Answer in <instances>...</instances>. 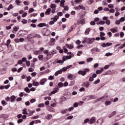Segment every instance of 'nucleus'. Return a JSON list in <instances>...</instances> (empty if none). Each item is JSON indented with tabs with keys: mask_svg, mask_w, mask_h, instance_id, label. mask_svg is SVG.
Segmentation results:
<instances>
[{
	"mask_svg": "<svg viewBox=\"0 0 125 125\" xmlns=\"http://www.w3.org/2000/svg\"><path fill=\"white\" fill-rule=\"evenodd\" d=\"M15 2L17 4V5H20V0H16Z\"/></svg>",
	"mask_w": 125,
	"mask_h": 125,
	"instance_id": "nucleus-48",
	"label": "nucleus"
},
{
	"mask_svg": "<svg viewBox=\"0 0 125 125\" xmlns=\"http://www.w3.org/2000/svg\"><path fill=\"white\" fill-rule=\"evenodd\" d=\"M71 58H72V56L71 55H70L69 56H65V57L63 56L62 58L63 62H64V61H66V60L68 59H71Z\"/></svg>",
	"mask_w": 125,
	"mask_h": 125,
	"instance_id": "nucleus-6",
	"label": "nucleus"
},
{
	"mask_svg": "<svg viewBox=\"0 0 125 125\" xmlns=\"http://www.w3.org/2000/svg\"><path fill=\"white\" fill-rule=\"evenodd\" d=\"M45 119L48 121H49V120H51V119H52V115L48 114L47 116H45Z\"/></svg>",
	"mask_w": 125,
	"mask_h": 125,
	"instance_id": "nucleus-19",
	"label": "nucleus"
},
{
	"mask_svg": "<svg viewBox=\"0 0 125 125\" xmlns=\"http://www.w3.org/2000/svg\"><path fill=\"white\" fill-rule=\"evenodd\" d=\"M85 42H87V43H88L87 38H86L85 40H84V41L82 42V43H85Z\"/></svg>",
	"mask_w": 125,
	"mask_h": 125,
	"instance_id": "nucleus-64",
	"label": "nucleus"
},
{
	"mask_svg": "<svg viewBox=\"0 0 125 125\" xmlns=\"http://www.w3.org/2000/svg\"><path fill=\"white\" fill-rule=\"evenodd\" d=\"M87 40L88 43L91 44V43H93V42L95 41V38H87Z\"/></svg>",
	"mask_w": 125,
	"mask_h": 125,
	"instance_id": "nucleus-5",
	"label": "nucleus"
},
{
	"mask_svg": "<svg viewBox=\"0 0 125 125\" xmlns=\"http://www.w3.org/2000/svg\"><path fill=\"white\" fill-rule=\"evenodd\" d=\"M32 84L34 86H38V85H39V84H40V83L39 82L33 81Z\"/></svg>",
	"mask_w": 125,
	"mask_h": 125,
	"instance_id": "nucleus-24",
	"label": "nucleus"
},
{
	"mask_svg": "<svg viewBox=\"0 0 125 125\" xmlns=\"http://www.w3.org/2000/svg\"><path fill=\"white\" fill-rule=\"evenodd\" d=\"M111 32H112V33H117V29L116 28H111L110 29Z\"/></svg>",
	"mask_w": 125,
	"mask_h": 125,
	"instance_id": "nucleus-38",
	"label": "nucleus"
},
{
	"mask_svg": "<svg viewBox=\"0 0 125 125\" xmlns=\"http://www.w3.org/2000/svg\"><path fill=\"white\" fill-rule=\"evenodd\" d=\"M108 7H109V8H114V5L110 4L108 5Z\"/></svg>",
	"mask_w": 125,
	"mask_h": 125,
	"instance_id": "nucleus-57",
	"label": "nucleus"
},
{
	"mask_svg": "<svg viewBox=\"0 0 125 125\" xmlns=\"http://www.w3.org/2000/svg\"><path fill=\"white\" fill-rule=\"evenodd\" d=\"M46 82H47V79L46 78H43L40 80L39 83L41 85H43Z\"/></svg>",
	"mask_w": 125,
	"mask_h": 125,
	"instance_id": "nucleus-3",
	"label": "nucleus"
},
{
	"mask_svg": "<svg viewBox=\"0 0 125 125\" xmlns=\"http://www.w3.org/2000/svg\"><path fill=\"white\" fill-rule=\"evenodd\" d=\"M43 52L44 54H47V56L49 55V54L48 53V50H44L43 51Z\"/></svg>",
	"mask_w": 125,
	"mask_h": 125,
	"instance_id": "nucleus-36",
	"label": "nucleus"
},
{
	"mask_svg": "<svg viewBox=\"0 0 125 125\" xmlns=\"http://www.w3.org/2000/svg\"><path fill=\"white\" fill-rule=\"evenodd\" d=\"M51 45H54L55 44V39H52L50 41Z\"/></svg>",
	"mask_w": 125,
	"mask_h": 125,
	"instance_id": "nucleus-25",
	"label": "nucleus"
},
{
	"mask_svg": "<svg viewBox=\"0 0 125 125\" xmlns=\"http://www.w3.org/2000/svg\"><path fill=\"white\" fill-rule=\"evenodd\" d=\"M36 112L35 110H33L31 112H30L29 113L28 117H30V116H33V114Z\"/></svg>",
	"mask_w": 125,
	"mask_h": 125,
	"instance_id": "nucleus-39",
	"label": "nucleus"
},
{
	"mask_svg": "<svg viewBox=\"0 0 125 125\" xmlns=\"http://www.w3.org/2000/svg\"><path fill=\"white\" fill-rule=\"evenodd\" d=\"M91 52H100V49L97 48H94L91 49Z\"/></svg>",
	"mask_w": 125,
	"mask_h": 125,
	"instance_id": "nucleus-14",
	"label": "nucleus"
},
{
	"mask_svg": "<svg viewBox=\"0 0 125 125\" xmlns=\"http://www.w3.org/2000/svg\"><path fill=\"white\" fill-rule=\"evenodd\" d=\"M82 85L83 86H85V87H86L87 88L88 87V86H89V82H83Z\"/></svg>",
	"mask_w": 125,
	"mask_h": 125,
	"instance_id": "nucleus-8",
	"label": "nucleus"
},
{
	"mask_svg": "<svg viewBox=\"0 0 125 125\" xmlns=\"http://www.w3.org/2000/svg\"><path fill=\"white\" fill-rule=\"evenodd\" d=\"M51 12V9L49 8L45 12V15H49Z\"/></svg>",
	"mask_w": 125,
	"mask_h": 125,
	"instance_id": "nucleus-13",
	"label": "nucleus"
},
{
	"mask_svg": "<svg viewBox=\"0 0 125 125\" xmlns=\"http://www.w3.org/2000/svg\"><path fill=\"white\" fill-rule=\"evenodd\" d=\"M87 97L88 98V100H90L91 99H95L96 98L95 96L92 95L88 96H87Z\"/></svg>",
	"mask_w": 125,
	"mask_h": 125,
	"instance_id": "nucleus-16",
	"label": "nucleus"
},
{
	"mask_svg": "<svg viewBox=\"0 0 125 125\" xmlns=\"http://www.w3.org/2000/svg\"><path fill=\"white\" fill-rule=\"evenodd\" d=\"M27 20L22 19L21 21L22 24H27Z\"/></svg>",
	"mask_w": 125,
	"mask_h": 125,
	"instance_id": "nucleus-37",
	"label": "nucleus"
},
{
	"mask_svg": "<svg viewBox=\"0 0 125 125\" xmlns=\"http://www.w3.org/2000/svg\"><path fill=\"white\" fill-rule=\"evenodd\" d=\"M76 83V82L75 81H71L70 82L69 85L70 86H72V85H74Z\"/></svg>",
	"mask_w": 125,
	"mask_h": 125,
	"instance_id": "nucleus-35",
	"label": "nucleus"
},
{
	"mask_svg": "<svg viewBox=\"0 0 125 125\" xmlns=\"http://www.w3.org/2000/svg\"><path fill=\"white\" fill-rule=\"evenodd\" d=\"M63 83L62 82H60L58 83V86H56L57 88L59 89V87H63Z\"/></svg>",
	"mask_w": 125,
	"mask_h": 125,
	"instance_id": "nucleus-17",
	"label": "nucleus"
},
{
	"mask_svg": "<svg viewBox=\"0 0 125 125\" xmlns=\"http://www.w3.org/2000/svg\"><path fill=\"white\" fill-rule=\"evenodd\" d=\"M75 10H80V9H82L83 10H85V7L83 5H79L78 6H75L74 7Z\"/></svg>",
	"mask_w": 125,
	"mask_h": 125,
	"instance_id": "nucleus-2",
	"label": "nucleus"
},
{
	"mask_svg": "<svg viewBox=\"0 0 125 125\" xmlns=\"http://www.w3.org/2000/svg\"><path fill=\"white\" fill-rule=\"evenodd\" d=\"M38 107H39V108H42V107H44V104H40L38 105Z\"/></svg>",
	"mask_w": 125,
	"mask_h": 125,
	"instance_id": "nucleus-52",
	"label": "nucleus"
},
{
	"mask_svg": "<svg viewBox=\"0 0 125 125\" xmlns=\"http://www.w3.org/2000/svg\"><path fill=\"white\" fill-rule=\"evenodd\" d=\"M109 12H110V13H114L115 9L112 8L111 9L109 10Z\"/></svg>",
	"mask_w": 125,
	"mask_h": 125,
	"instance_id": "nucleus-61",
	"label": "nucleus"
},
{
	"mask_svg": "<svg viewBox=\"0 0 125 125\" xmlns=\"http://www.w3.org/2000/svg\"><path fill=\"white\" fill-rule=\"evenodd\" d=\"M106 46H111V45H112L113 43L111 42H106Z\"/></svg>",
	"mask_w": 125,
	"mask_h": 125,
	"instance_id": "nucleus-59",
	"label": "nucleus"
},
{
	"mask_svg": "<svg viewBox=\"0 0 125 125\" xmlns=\"http://www.w3.org/2000/svg\"><path fill=\"white\" fill-rule=\"evenodd\" d=\"M34 38H37L38 39L40 38V35L38 34H34L33 36L30 37L31 39H34Z\"/></svg>",
	"mask_w": 125,
	"mask_h": 125,
	"instance_id": "nucleus-29",
	"label": "nucleus"
},
{
	"mask_svg": "<svg viewBox=\"0 0 125 125\" xmlns=\"http://www.w3.org/2000/svg\"><path fill=\"white\" fill-rule=\"evenodd\" d=\"M58 90H59V89H58V88L56 87L55 90L51 92V94H55V93H56L57 91H58Z\"/></svg>",
	"mask_w": 125,
	"mask_h": 125,
	"instance_id": "nucleus-21",
	"label": "nucleus"
},
{
	"mask_svg": "<svg viewBox=\"0 0 125 125\" xmlns=\"http://www.w3.org/2000/svg\"><path fill=\"white\" fill-rule=\"evenodd\" d=\"M89 32H90V28H86V30L85 31L84 34L88 35V34H89Z\"/></svg>",
	"mask_w": 125,
	"mask_h": 125,
	"instance_id": "nucleus-23",
	"label": "nucleus"
},
{
	"mask_svg": "<svg viewBox=\"0 0 125 125\" xmlns=\"http://www.w3.org/2000/svg\"><path fill=\"white\" fill-rule=\"evenodd\" d=\"M22 122H23V119H19L18 120V124H21V123H22Z\"/></svg>",
	"mask_w": 125,
	"mask_h": 125,
	"instance_id": "nucleus-63",
	"label": "nucleus"
},
{
	"mask_svg": "<svg viewBox=\"0 0 125 125\" xmlns=\"http://www.w3.org/2000/svg\"><path fill=\"white\" fill-rule=\"evenodd\" d=\"M95 122H96V118L93 117L89 120V124H90V125H92V124H94Z\"/></svg>",
	"mask_w": 125,
	"mask_h": 125,
	"instance_id": "nucleus-4",
	"label": "nucleus"
},
{
	"mask_svg": "<svg viewBox=\"0 0 125 125\" xmlns=\"http://www.w3.org/2000/svg\"><path fill=\"white\" fill-rule=\"evenodd\" d=\"M113 54V53H106V54H105V56H112V55Z\"/></svg>",
	"mask_w": 125,
	"mask_h": 125,
	"instance_id": "nucleus-56",
	"label": "nucleus"
},
{
	"mask_svg": "<svg viewBox=\"0 0 125 125\" xmlns=\"http://www.w3.org/2000/svg\"><path fill=\"white\" fill-rule=\"evenodd\" d=\"M56 22L55 21H51L49 22V24L50 25H53V24H54V23Z\"/></svg>",
	"mask_w": 125,
	"mask_h": 125,
	"instance_id": "nucleus-58",
	"label": "nucleus"
},
{
	"mask_svg": "<svg viewBox=\"0 0 125 125\" xmlns=\"http://www.w3.org/2000/svg\"><path fill=\"white\" fill-rule=\"evenodd\" d=\"M1 103L3 105V106H4V105H6V102H5V100H2Z\"/></svg>",
	"mask_w": 125,
	"mask_h": 125,
	"instance_id": "nucleus-47",
	"label": "nucleus"
},
{
	"mask_svg": "<svg viewBox=\"0 0 125 125\" xmlns=\"http://www.w3.org/2000/svg\"><path fill=\"white\" fill-rule=\"evenodd\" d=\"M51 8L52 9H56V5L54 3H52L50 6Z\"/></svg>",
	"mask_w": 125,
	"mask_h": 125,
	"instance_id": "nucleus-26",
	"label": "nucleus"
},
{
	"mask_svg": "<svg viewBox=\"0 0 125 125\" xmlns=\"http://www.w3.org/2000/svg\"><path fill=\"white\" fill-rule=\"evenodd\" d=\"M35 9H34V8H31L30 9H29V13H32V12H33V11H34Z\"/></svg>",
	"mask_w": 125,
	"mask_h": 125,
	"instance_id": "nucleus-44",
	"label": "nucleus"
},
{
	"mask_svg": "<svg viewBox=\"0 0 125 125\" xmlns=\"http://www.w3.org/2000/svg\"><path fill=\"white\" fill-rule=\"evenodd\" d=\"M100 83V79H98L97 80H96L94 83V84H97V83Z\"/></svg>",
	"mask_w": 125,
	"mask_h": 125,
	"instance_id": "nucleus-45",
	"label": "nucleus"
},
{
	"mask_svg": "<svg viewBox=\"0 0 125 125\" xmlns=\"http://www.w3.org/2000/svg\"><path fill=\"white\" fill-rule=\"evenodd\" d=\"M55 79V77H54V76H50L48 78V80H49L50 81H53V80H54Z\"/></svg>",
	"mask_w": 125,
	"mask_h": 125,
	"instance_id": "nucleus-31",
	"label": "nucleus"
},
{
	"mask_svg": "<svg viewBox=\"0 0 125 125\" xmlns=\"http://www.w3.org/2000/svg\"><path fill=\"white\" fill-rule=\"evenodd\" d=\"M22 114H23V115H28V112H27V108H24L22 110Z\"/></svg>",
	"mask_w": 125,
	"mask_h": 125,
	"instance_id": "nucleus-27",
	"label": "nucleus"
},
{
	"mask_svg": "<svg viewBox=\"0 0 125 125\" xmlns=\"http://www.w3.org/2000/svg\"><path fill=\"white\" fill-rule=\"evenodd\" d=\"M105 36V33L104 32H101L100 34V37H104Z\"/></svg>",
	"mask_w": 125,
	"mask_h": 125,
	"instance_id": "nucleus-55",
	"label": "nucleus"
},
{
	"mask_svg": "<svg viewBox=\"0 0 125 125\" xmlns=\"http://www.w3.org/2000/svg\"><path fill=\"white\" fill-rule=\"evenodd\" d=\"M24 32H25V30H24L19 31V32L17 34V36L21 37V36H24Z\"/></svg>",
	"mask_w": 125,
	"mask_h": 125,
	"instance_id": "nucleus-7",
	"label": "nucleus"
},
{
	"mask_svg": "<svg viewBox=\"0 0 125 125\" xmlns=\"http://www.w3.org/2000/svg\"><path fill=\"white\" fill-rule=\"evenodd\" d=\"M24 91H26L27 93H30L31 92L30 89H29L28 87H26L24 88Z\"/></svg>",
	"mask_w": 125,
	"mask_h": 125,
	"instance_id": "nucleus-28",
	"label": "nucleus"
},
{
	"mask_svg": "<svg viewBox=\"0 0 125 125\" xmlns=\"http://www.w3.org/2000/svg\"><path fill=\"white\" fill-rule=\"evenodd\" d=\"M26 66L27 67H29V66H30V65H31V62L29 61H26Z\"/></svg>",
	"mask_w": 125,
	"mask_h": 125,
	"instance_id": "nucleus-41",
	"label": "nucleus"
},
{
	"mask_svg": "<svg viewBox=\"0 0 125 125\" xmlns=\"http://www.w3.org/2000/svg\"><path fill=\"white\" fill-rule=\"evenodd\" d=\"M38 26L40 28H42V27H45V26H46V24L45 23H40L38 25Z\"/></svg>",
	"mask_w": 125,
	"mask_h": 125,
	"instance_id": "nucleus-18",
	"label": "nucleus"
},
{
	"mask_svg": "<svg viewBox=\"0 0 125 125\" xmlns=\"http://www.w3.org/2000/svg\"><path fill=\"white\" fill-rule=\"evenodd\" d=\"M105 23L106 25H110L111 24V21L109 20H107L105 21Z\"/></svg>",
	"mask_w": 125,
	"mask_h": 125,
	"instance_id": "nucleus-50",
	"label": "nucleus"
},
{
	"mask_svg": "<svg viewBox=\"0 0 125 125\" xmlns=\"http://www.w3.org/2000/svg\"><path fill=\"white\" fill-rule=\"evenodd\" d=\"M105 22L104 21H101L99 23H97V25H104L105 24Z\"/></svg>",
	"mask_w": 125,
	"mask_h": 125,
	"instance_id": "nucleus-30",
	"label": "nucleus"
},
{
	"mask_svg": "<svg viewBox=\"0 0 125 125\" xmlns=\"http://www.w3.org/2000/svg\"><path fill=\"white\" fill-rule=\"evenodd\" d=\"M65 2H66L65 0H62L61 1L60 6H61V7H63L64 5H65Z\"/></svg>",
	"mask_w": 125,
	"mask_h": 125,
	"instance_id": "nucleus-20",
	"label": "nucleus"
},
{
	"mask_svg": "<svg viewBox=\"0 0 125 125\" xmlns=\"http://www.w3.org/2000/svg\"><path fill=\"white\" fill-rule=\"evenodd\" d=\"M116 114H117V112H116V111H114L108 115V117L112 118V117H114V116H116Z\"/></svg>",
	"mask_w": 125,
	"mask_h": 125,
	"instance_id": "nucleus-15",
	"label": "nucleus"
},
{
	"mask_svg": "<svg viewBox=\"0 0 125 125\" xmlns=\"http://www.w3.org/2000/svg\"><path fill=\"white\" fill-rule=\"evenodd\" d=\"M32 77H36L37 76V73L36 72H33L31 73Z\"/></svg>",
	"mask_w": 125,
	"mask_h": 125,
	"instance_id": "nucleus-60",
	"label": "nucleus"
},
{
	"mask_svg": "<svg viewBox=\"0 0 125 125\" xmlns=\"http://www.w3.org/2000/svg\"><path fill=\"white\" fill-rule=\"evenodd\" d=\"M39 53H40V51L35 50L34 51V54L35 55H38Z\"/></svg>",
	"mask_w": 125,
	"mask_h": 125,
	"instance_id": "nucleus-46",
	"label": "nucleus"
},
{
	"mask_svg": "<svg viewBox=\"0 0 125 125\" xmlns=\"http://www.w3.org/2000/svg\"><path fill=\"white\" fill-rule=\"evenodd\" d=\"M104 71V68H101L100 70H97L96 73L97 75L100 74V73H102Z\"/></svg>",
	"mask_w": 125,
	"mask_h": 125,
	"instance_id": "nucleus-22",
	"label": "nucleus"
},
{
	"mask_svg": "<svg viewBox=\"0 0 125 125\" xmlns=\"http://www.w3.org/2000/svg\"><path fill=\"white\" fill-rule=\"evenodd\" d=\"M63 8L64 10H66V11H68L69 10V7L68 6H63Z\"/></svg>",
	"mask_w": 125,
	"mask_h": 125,
	"instance_id": "nucleus-49",
	"label": "nucleus"
},
{
	"mask_svg": "<svg viewBox=\"0 0 125 125\" xmlns=\"http://www.w3.org/2000/svg\"><path fill=\"white\" fill-rule=\"evenodd\" d=\"M66 46H68L69 48H70V49H73V48H74V45L73 44H67Z\"/></svg>",
	"mask_w": 125,
	"mask_h": 125,
	"instance_id": "nucleus-32",
	"label": "nucleus"
},
{
	"mask_svg": "<svg viewBox=\"0 0 125 125\" xmlns=\"http://www.w3.org/2000/svg\"><path fill=\"white\" fill-rule=\"evenodd\" d=\"M92 60H93V58H88V59H87V62H91V61H92Z\"/></svg>",
	"mask_w": 125,
	"mask_h": 125,
	"instance_id": "nucleus-51",
	"label": "nucleus"
},
{
	"mask_svg": "<svg viewBox=\"0 0 125 125\" xmlns=\"http://www.w3.org/2000/svg\"><path fill=\"white\" fill-rule=\"evenodd\" d=\"M105 105H106V106H108V105H111V101H105Z\"/></svg>",
	"mask_w": 125,
	"mask_h": 125,
	"instance_id": "nucleus-33",
	"label": "nucleus"
},
{
	"mask_svg": "<svg viewBox=\"0 0 125 125\" xmlns=\"http://www.w3.org/2000/svg\"><path fill=\"white\" fill-rule=\"evenodd\" d=\"M97 124H99V125H102V121L101 120L99 119L97 121Z\"/></svg>",
	"mask_w": 125,
	"mask_h": 125,
	"instance_id": "nucleus-43",
	"label": "nucleus"
},
{
	"mask_svg": "<svg viewBox=\"0 0 125 125\" xmlns=\"http://www.w3.org/2000/svg\"><path fill=\"white\" fill-rule=\"evenodd\" d=\"M93 0H88V4H91L92 2H93Z\"/></svg>",
	"mask_w": 125,
	"mask_h": 125,
	"instance_id": "nucleus-62",
	"label": "nucleus"
},
{
	"mask_svg": "<svg viewBox=\"0 0 125 125\" xmlns=\"http://www.w3.org/2000/svg\"><path fill=\"white\" fill-rule=\"evenodd\" d=\"M10 42H11V41L10 40V39L8 40L7 41V43H6V45L8 46V45H9L10 44Z\"/></svg>",
	"mask_w": 125,
	"mask_h": 125,
	"instance_id": "nucleus-40",
	"label": "nucleus"
},
{
	"mask_svg": "<svg viewBox=\"0 0 125 125\" xmlns=\"http://www.w3.org/2000/svg\"><path fill=\"white\" fill-rule=\"evenodd\" d=\"M10 102L12 103H13L15 102V100L16 99V97H15V96L14 95H12V96H11V97L10 98Z\"/></svg>",
	"mask_w": 125,
	"mask_h": 125,
	"instance_id": "nucleus-10",
	"label": "nucleus"
},
{
	"mask_svg": "<svg viewBox=\"0 0 125 125\" xmlns=\"http://www.w3.org/2000/svg\"><path fill=\"white\" fill-rule=\"evenodd\" d=\"M115 24L116 25H120L121 24V21H120L119 20H117L116 21H115Z\"/></svg>",
	"mask_w": 125,
	"mask_h": 125,
	"instance_id": "nucleus-54",
	"label": "nucleus"
},
{
	"mask_svg": "<svg viewBox=\"0 0 125 125\" xmlns=\"http://www.w3.org/2000/svg\"><path fill=\"white\" fill-rule=\"evenodd\" d=\"M86 72H89V69L85 68L84 71L80 70L78 72L79 75H82V76H85L86 75Z\"/></svg>",
	"mask_w": 125,
	"mask_h": 125,
	"instance_id": "nucleus-1",
	"label": "nucleus"
},
{
	"mask_svg": "<svg viewBox=\"0 0 125 125\" xmlns=\"http://www.w3.org/2000/svg\"><path fill=\"white\" fill-rule=\"evenodd\" d=\"M68 78L69 80H74V79H76V76L73 75L72 74H69L68 76Z\"/></svg>",
	"mask_w": 125,
	"mask_h": 125,
	"instance_id": "nucleus-12",
	"label": "nucleus"
},
{
	"mask_svg": "<svg viewBox=\"0 0 125 125\" xmlns=\"http://www.w3.org/2000/svg\"><path fill=\"white\" fill-rule=\"evenodd\" d=\"M77 27V25L76 24H74L73 25L71 28L69 29L68 32L70 33V32H72L74 29H76V27Z\"/></svg>",
	"mask_w": 125,
	"mask_h": 125,
	"instance_id": "nucleus-11",
	"label": "nucleus"
},
{
	"mask_svg": "<svg viewBox=\"0 0 125 125\" xmlns=\"http://www.w3.org/2000/svg\"><path fill=\"white\" fill-rule=\"evenodd\" d=\"M85 21L84 20H82L80 21V23L82 25H83L84 24Z\"/></svg>",
	"mask_w": 125,
	"mask_h": 125,
	"instance_id": "nucleus-42",
	"label": "nucleus"
},
{
	"mask_svg": "<svg viewBox=\"0 0 125 125\" xmlns=\"http://www.w3.org/2000/svg\"><path fill=\"white\" fill-rule=\"evenodd\" d=\"M57 15L58 16H62V15H63V13H62V12H59L57 13Z\"/></svg>",
	"mask_w": 125,
	"mask_h": 125,
	"instance_id": "nucleus-53",
	"label": "nucleus"
},
{
	"mask_svg": "<svg viewBox=\"0 0 125 125\" xmlns=\"http://www.w3.org/2000/svg\"><path fill=\"white\" fill-rule=\"evenodd\" d=\"M12 8H14V6L12 4H10L9 6L7 8V10L9 11L10 9H12Z\"/></svg>",
	"mask_w": 125,
	"mask_h": 125,
	"instance_id": "nucleus-34",
	"label": "nucleus"
},
{
	"mask_svg": "<svg viewBox=\"0 0 125 125\" xmlns=\"http://www.w3.org/2000/svg\"><path fill=\"white\" fill-rule=\"evenodd\" d=\"M18 30H19V27L15 26L13 28L12 33H13L14 34H16V32H17V31H18Z\"/></svg>",
	"mask_w": 125,
	"mask_h": 125,
	"instance_id": "nucleus-9",
	"label": "nucleus"
}]
</instances>
